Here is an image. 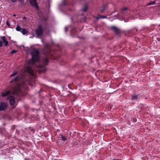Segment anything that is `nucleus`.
Listing matches in <instances>:
<instances>
[{
  "instance_id": "obj_1",
  "label": "nucleus",
  "mask_w": 160,
  "mask_h": 160,
  "mask_svg": "<svg viewBox=\"0 0 160 160\" xmlns=\"http://www.w3.org/2000/svg\"><path fill=\"white\" fill-rule=\"evenodd\" d=\"M39 52L36 49H33L31 53L32 58L29 61L30 63L34 64L36 62H38L39 60Z\"/></svg>"
},
{
  "instance_id": "obj_2",
  "label": "nucleus",
  "mask_w": 160,
  "mask_h": 160,
  "mask_svg": "<svg viewBox=\"0 0 160 160\" xmlns=\"http://www.w3.org/2000/svg\"><path fill=\"white\" fill-rule=\"evenodd\" d=\"M48 56L43 58L42 63L39 65L38 68L41 69V72H45L46 71V68L45 66L47 65L48 62ZM40 70H41L40 69Z\"/></svg>"
},
{
  "instance_id": "obj_3",
  "label": "nucleus",
  "mask_w": 160,
  "mask_h": 160,
  "mask_svg": "<svg viewBox=\"0 0 160 160\" xmlns=\"http://www.w3.org/2000/svg\"><path fill=\"white\" fill-rule=\"evenodd\" d=\"M110 29L117 35H120L121 31L119 28L114 26H112L110 27Z\"/></svg>"
},
{
  "instance_id": "obj_4",
  "label": "nucleus",
  "mask_w": 160,
  "mask_h": 160,
  "mask_svg": "<svg viewBox=\"0 0 160 160\" xmlns=\"http://www.w3.org/2000/svg\"><path fill=\"white\" fill-rule=\"evenodd\" d=\"M131 98L132 100L137 101L142 97V95L140 94L134 93L131 95Z\"/></svg>"
},
{
  "instance_id": "obj_5",
  "label": "nucleus",
  "mask_w": 160,
  "mask_h": 160,
  "mask_svg": "<svg viewBox=\"0 0 160 160\" xmlns=\"http://www.w3.org/2000/svg\"><path fill=\"white\" fill-rule=\"evenodd\" d=\"M36 33L38 36H41L43 34V30L41 25L39 26L38 29L36 30Z\"/></svg>"
},
{
  "instance_id": "obj_6",
  "label": "nucleus",
  "mask_w": 160,
  "mask_h": 160,
  "mask_svg": "<svg viewBox=\"0 0 160 160\" xmlns=\"http://www.w3.org/2000/svg\"><path fill=\"white\" fill-rule=\"evenodd\" d=\"M9 100V103L11 106H13V108L16 107L15 105V101L14 97L12 96H10L9 97L8 99Z\"/></svg>"
},
{
  "instance_id": "obj_7",
  "label": "nucleus",
  "mask_w": 160,
  "mask_h": 160,
  "mask_svg": "<svg viewBox=\"0 0 160 160\" xmlns=\"http://www.w3.org/2000/svg\"><path fill=\"white\" fill-rule=\"evenodd\" d=\"M16 30L17 31L20 32L24 35L28 34V31L26 29L21 28L19 25H17L16 28Z\"/></svg>"
},
{
  "instance_id": "obj_8",
  "label": "nucleus",
  "mask_w": 160,
  "mask_h": 160,
  "mask_svg": "<svg viewBox=\"0 0 160 160\" xmlns=\"http://www.w3.org/2000/svg\"><path fill=\"white\" fill-rule=\"evenodd\" d=\"M30 2L31 4L37 9H39V7L37 4L36 0H30Z\"/></svg>"
},
{
  "instance_id": "obj_9",
  "label": "nucleus",
  "mask_w": 160,
  "mask_h": 160,
  "mask_svg": "<svg viewBox=\"0 0 160 160\" xmlns=\"http://www.w3.org/2000/svg\"><path fill=\"white\" fill-rule=\"evenodd\" d=\"M7 107V104L5 102H1L0 104V111L4 110Z\"/></svg>"
},
{
  "instance_id": "obj_10",
  "label": "nucleus",
  "mask_w": 160,
  "mask_h": 160,
  "mask_svg": "<svg viewBox=\"0 0 160 160\" xmlns=\"http://www.w3.org/2000/svg\"><path fill=\"white\" fill-rule=\"evenodd\" d=\"M20 88L18 87H15L14 88L13 93L16 95H18L20 93Z\"/></svg>"
},
{
  "instance_id": "obj_11",
  "label": "nucleus",
  "mask_w": 160,
  "mask_h": 160,
  "mask_svg": "<svg viewBox=\"0 0 160 160\" xmlns=\"http://www.w3.org/2000/svg\"><path fill=\"white\" fill-rule=\"evenodd\" d=\"M27 71L32 76H34V73L33 72V70L32 68L28 66L27 68Z\"/></svg>"
},
{
  "instance_id": "obj_12",
  "label": "nucleus",
  "mask_w": 160,
  "mask_h": 160,
  "mask_svg": "<svg viewBox=\"0 0 160 160\" xmlns=\"http://www.w3.org/2000/svg\"><path fill=\"white\" fill-rule=\"evenodd\" d=\"M129 10L126 8H124L122 9L121 10V13L124 16H126L128 13Z\"/></svg>"
},
{
  "instance_id": "obj_13",
  "label": "nucleus",
  "mask_w": 160,
  "mask_h": 160,
  "mask_svg": "<svg viewBox=\"0 0 160 160\" xmlns=\"http://www.w3.org/2000/svg\"><path fill=\"white\" fill-rule=\"evenodd\" d=\"M11 91H8L6 92H3L1 93V96L2 97H5L10 94Z\"/></svg>"
},
{
  "instance_id": "obj_14",
  "label": "nucleus",
  "mask_w": 160,
  "mask_h": 160,
  "mask_svg": "<svg viewBox=\"0 0 160 160\" xmlns=\"http://www.w3.org/2000/svg\"><path fill=\"white\" fill-rule=\"evenodd\" d=\"M2 40L3 41V42L5 43V46L6 47L7 46L8 44V42L6 40V38L5 36H3L2 37Z\"/></svg>"
},
{
  "instance_id": "obj_15",
  "label": "nucleus",
  "mask_w": 160,
  "mask_h": 160,
  "mask_svg": "<svg viewBox=\"0 0 160 160\" xmlns=\"http://www.w3.org/2000/svg\"><path fill=\"white\" fill-rule=\"evenodd\" d=\"M20 79L19 77L18 76L16 77L13 80L10 82V83H12L15 82H17Z\"/></svg>"
},
{
  "instance_id": "obj_16",
  "label": "nucleus",
  "mask_w": 160,
  "mask_h": 160,
  "mask_svg": "<svg viewBox=\"0 0 160 160\" xmlns=\"http://www.w3.org/2000/svg\"><path fill=\"white\" fill-rule=\"evenodd\" d=\"M107 18L106 16H102L100 15H98L97 17L96 18V19L97 20L100 19H102V18Z\"/></svg>"
},
{
  "instance_id": "obj_17",
  "label": "nucleus",
  "mask_w": 160,
  "mask_h": 160,
  "mask_svg": "<svg viewBox=\"0 0 160 160\" xmlns=\"http://www.w3.org/2000/svg\"><path fill=\"white\" fill-rule=\"evenodd\" d=\"M106 5H107L106 4H104L101 7L100 10L101 13L105 11Z\"/></svg>"
},
{
  "instance_id": "obj_18",
  "label": "nucleus",
  "mask_w": 160,
  "mask_h": 160,
  "mask_svg": "<svg viewBox=\"0 0 160 160\" xmlns=\"http://www.w3.org/2000/svg\"><path fill=\"white\" fill-rule=\"evenodd\" d=\"M156 4V2L155 1H153L152 2H149L148 3L147 5L146 6H149L151 5H155Z\"/></svg>"
},
{
  "instance_id": "obj_19",
  "label": "nucleus",
  "mask_w": 160,
  "mask_h": 160,
  "mask_svg": "<svg viewBox=\"0 0 160 160\" xmlns=\"http://www.w3.org/2000/svg\"><path fill=\"white\" fill-rule=\"evenodd\" d=\"M61 137L62 138V141H65L67 140L68 139L67 137H65L63 136L62 135H61Z\"/></svg>"
},
{
  "instance_id": "obj_20",
  "label": "nucleus",
  "mask_w": 160,
  "mask_h": 160,
  "mask_svg": "<svg viewBox=\"0 0 160 160\" xmlns=\"http://www.w3.org/2000/svg\"><path fill=\"white\" fill-rule=\"evenodd\" d=\"M18 1L20 3L21 5L22 6H23L25 3L24 2V0H18Z\"/></svg>"
},
{
  "instance_id": "obj_21",
  "label": "nucleus",
  "mask_w": 160,
  "mask_h": 160,
  "mask_svg": "<svg viewBox=\"0 0 160 160\" xmlns=\"http://www.w3.org/2000/svg\"><path fill=\"white\" fill-rule=\"evenodd\" d=\"M18 73V72L16 71H14L13 73L10 75V77H12L16 75Z\"/></svg>"
},
{
  "instance_id": "obj_22",
  "label": "nucleus",
  "mask_w": 160,
  "mask_h": 160,
  "mask_svg": "<svg viewBox=\"0 0 160 160\" xmlns=\"http://www.w3.org/2000/svg\"><path fill=\"white\" fill-rule=\"evenodd\" d=\"M88 8L86 4H85L84 7L82 9V10L84 12H85L87 10Z\"/></svg>"
},
{
  "instance_id": "obj_23",
  "label": "nucleus",
  "mask_w": 160,
  "mask_h": 160,
  "mask_svg": "<svg viewBox=\"0 0 160 160\" xmlns=\"http://www.w3.org/2000/svg\"><path fill=\"white\" fill-rule=\"evenodd\" d=\"M30 130L33 133L35 132V130L32 128H29Z\"/></svg>"
},
{
  "instance_id": "obj_24",
  "label": "nucleus",
  "mask_w": 160,
  "mask_h": 160,
  "mask_svg": "<svg viewBox=\"0 0 160 160\" xmlns=\"http://www.w3.org/2000/svg\"><path fill=\"white\" fill-rule=\"evenodd\" d=\"M27 19V18L26 17H23V18H22V20L23 21V22H26Z\"/></svg>"
},
{
  "instance_id": "obj_25",
  "label": "nucleus",
  "mask_w": 160,
  "mask_h": 160,
  "mask_svg": "<svg viewBox=\"0 0 160 160\" xmlns=\"http://www.w3.org/2000/svg\"><path fill=\"white\" fill-rule=\"evenodd\" d=\"M17 50H12L11 52V54H13V53H16L17 52Z\"/></svg>"
},
{
  "instance_id": "obj_26",
  "label": "nucleus",
  "mask_w": 160,
  "mask_h": 160,
  "mask_svg": "<svg viewBox=\"0 0 160 160\" xmlns=\"http://www.w3.org/2000/svg\"><path fill=\"white\" fill-rule=\"evenodd\" d=\"M6 24L9 28H11V26L8 21H7Z\"/></svg>"
},
{
  "instance_id": "obj_27",
  "label": "nucleus",
  "mask_w": 160,
  "mask_h": 160,
  "mask_svg": "<svg viewBox=\"0 0 160 160\" xmlns=\"http://www.w3.org/2000/svg\"><path fill=\"white\" fill-rule=\"evenodd\" d=\"M3 42L2 41H0V47H2V46Z\"/></svg>"
},
{
  "instance_id": "obj_28",
  "label": "nucleus",
  "mask_w": 160,
  "mask_h": 160,
  "mask_svg": "<svg viewBox=\"0 0 160 160\" xmlns=\"http://www.w3.org/2000/svg\"><path fill=\"white\" fill-rule=\"evenodd\" d=\"M11 1V2L12 3L15 2L17 1V0H10Z\"/></svg>"
},
{
  "instance_id": "obj_29",
  "label": "nucleus",
  "mask_w": 160,
  "mask_h": 160,
  "mask_svg": "<svg viewBox=\"0 0 160 160\" xmlns=\"http://www.w3.org/2000/svg\"><path fill=\"white\" fill-rule=\"evenodd\" d=\"M72 85L71 84H69L68 85V87L70 89H71Z\"/></svg>"
},
{
  "instance_id": "obj_30",
  "label": "nucleus",
  "mask_w": 160,
  "mask_h": 160,
  "mask_svg": "<svg viewBox=\"0 0 160 160\" xmlns=\"http://www.w3.org/2000/svg\"><path fill=\"white\" fill-rule=\"evenodd\" d=\"M68 29V28L67 27H65V31L66 32H67Z\"/></svg>"
},
{
  "instance_id": "obj_31",
  "label": "nucleus",
  "mask_w": 160,
  "mask_h": 160,
  "mask_svg": "<svg viewBox=\"0 0 160 160\" xmlns=\"http://www.w3.org/2000/svg\"><path fill=\"white\" fill-rule=\"evenodd\" d=\"M157 40L158 41H160V38H157Z\"/></svg>"
},
{
  "instance_id": "obj_32",
  "label": "nucleus",
  "mask_w": 160,
  "mask_h": 160,
  "mask_svg": "<svg viewBox=\"0 0 160 160\" xmlns=\"http://www.w3.org/2000/svg\"><path fill=\"white\" fill-rule=\"evenodd\" d=\"M24 160H30L29 159H27V158H25L24 159Z\"/></svg>"
},
{
  "instance_id": "obj_33",
  "label": "nucleus",
  "mask_w": 160,
  "mask_h": 160,
  "mask_svg": "<svg viewBox=\"0 0 160 160\" xmlns=\"http://www.w3.org/2000/svg\"><path fill=\"white\" fill-rule=\"evenodd\" d=\"M115 160H121L120 159H115Z\"/></svg>"
},
{
  "instance_id": "obj_34",
  "label": "nucleus",
  "mask_w": 160,
  "mask_h": 160,
  "mask_svg": "<svg viewBox=\"0 0 160 160\" xmlns=\"http://www.w3.org/2000/svg\"><path fill=\"white\" fill-rule=\"evenodd\" d=\"M158 27H160V24L159 25H158Z\"/></svg>"
},
{
  "instance_id": "obj_35",
  "label": "nucleus",
  "mask_w": 160,
  "mask_h": 160,
  "mask_svg": "<svg viewBox=\"0 0 160 160\" xmlns=\"http://www.w3.org/2000/svg\"><path fill=\"white\" fill-rule=\"evenodd\" d=\"M16 16L15 14L13 15V16Z\"/></svg>"
},
{
  "instance_id": "obj_36",
  "label": "nucleus",
  "mask_w": 160,
  "mask_h": 160,
  "mask_svg": "<svg viewBox=\"0 0 160 160\" xmlns=\"http://www.w3.org/2000/svg\"><path fill=\"white\" fill-rule=\"evenodd\" d=\"M136 31L137 32L138 31V30H136Z\"/></svg>"
}]
</instances>
